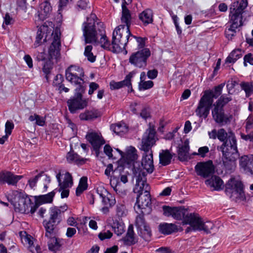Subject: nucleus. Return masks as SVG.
Listing matches in <instances>:
<instances>
[{"instance_id": "35", "label": "nucleus", "mask_w": 253, "mask_h": 253, "mask_svg": "<svg viewBox=\"0 0 253 253\" xmlns=\"http://www.w3.org/2000/svg\"><path fill=\"white\" fill-rule=\"evenodd\" d=\"M66 158L69 163L74 162L77 165H83L86 162V159L83 158L77 153L71 151L67 153Z\"/></svg>"}, {"instance_id": "18", "label": "nucleus", "mask_w": 253, "mask_h": 253, "mask_svg": "<svg viewBox=\"0 0 253 253\" xmlns=\"http://www.w3.org/2000/svg\"><path fill=\"white\" fill-rule=\"evenodd\" d=\"M212 103L203 97H201L195 110L196 115L200 118L206 119L210 114Z\"/></svg>"}, {"instance_id": "15", "label": "nucleus", "mask_w": 253, "mask_h": 253, "mask_svg": "<svg viewBox=\"0 0 253 253\" xmlns=\"http://www.w3.org/2000/svg\"><path fill=\"white\" fill-rule=\"evenodd\" d=\"M202 218L199 214L196 213H187L184 217V223L189 224L190 226L187 227L185 230L186 233L192 231L200 230V226L202 222Z\"/></svg>"}, {"instance_id": "63", "label": "nucleus", "mask_w": 253, "mask_h": 253, "mask_svg": "<svg viewBox=\"0 0 253 253\" xmlns=\"http://www.w3.org/2000/svg\"><path fill=\"white\" fill-rule=\"evenodd\" d=\"M121 241L126 246H131L138 242L137 238H123Z\"/></svg>"}, {"instance_id": "38", "label": "nucleus", "mask_w": 253, "mask_h": 253, "mask_svg": "<svg viewBox=\"0 0 253 253\" xmlns=\"http://www.w3.org/2000/svg\"><path fill=\"white\" fill-rule=\"evenodd\" d=\"M62 244L60 238H50L48 242V249L50 251L56 253L60 250Z\"/></svg>"}, {"instance_id": "44", "label": "nucleus", "mask_w": 253, "mask_h": 253, "mask_svg": "<svg viewBox=\"0 0 253 253\" xmlns=\"http://www.w3.org/2000/svg\"><path fill=\"white\" fill-rule=\"evenodd\" d=\"M140 212L141 213L136 216L135 219V225L137 227L138 234H139V232H140L141 234H142V228L146 225L144 217V212L141 210Z\"/></svg>"}, {"instance_id": "48", "label": "nucleus", "mask_w": 253, "mask_h": 253, "mask_svg": "<svg viewBox=\"0 0 253 253\" xmlns=\"http://www.w3.org/2000/svg\"><path fill=\"white\" fill-rule=\"evenodd\" d=\"M232 100L231 96L226 94L221 95L218 100L215 102V105H218L219 106L224 108L230 101Z\"/></svg>"}, {"instance_id": "43", "label": "nucleus", "mask_w": 253, "mask_h": 253, "mask_svg": "<svg viewBox=\"0 0 253 253\" xmlns=\"http://www.w3.org/2000/svg\"><path fill=\"white\" fill-rule=\"evenodd\" d=\"M73 184V178L72 175L69 172H66L65 174L63 181L61 182L58 191L60 192L63 189L68 188L70 185Z\"/></svg>"}, {"instance_id": "62", "label": "nucleus", "mask_w": 253, "mask_h": 253, "mask_svg": "<svg viewBox=\"0 0 253 253\" xmlns=\"http://www.w3.org/2000/svg\"><path fill=\"white\" fill-rule=\"evenodd\" d=\"M163 210L164 211V214L165 216H172V214L174 210V207H170L168 206H164L163 207Z\"/></svg>"}, {"instance_id": "10", "label": "nucleus", "mask_w": 253, "mask_h": 253, "mask_svg": "<svg viewBox=\"0 0 253 253\" xmlns=\"http://www.w3.org/2000/svg\"><path fill=\"white\" fill-rule=\"evenodd\" d=\"M125 25H120L114 30L112 34L111 45L113 53H118L122 51V49H126V47L129 41H127V35L125 38H123V32L124 31Z\"/></svg>"}, {"instance_id": "58", "label": "nucleus", "mask_w": 253, "mask_h": 253, "mask_svg": "<svg viewBox=\"0 0 253 253\" xmlns=\"http://www.w3.org/2000/svg\"><path fill=\"white\" fill-rule=\"evenodd\" d=\"M138 235L141 237H143V236L151 237L152 234L151 228L147 224L145 225L142 228V234H141L140 232H139V234Z\"/></svg>"}, {"instance_id": "24", "label": "nucleus", "mask_w": 253, "mask_h": 253, "mask_svg": "<svg viewBox=\"0 0 253 253\" xmlns=\"http://www.w3.org/2000/svg\"><path fill=\"white\" fill-rule=\"evenodd\" d=\"M136 74L135 71H132L128 73L125 79L120 82L111 81L110 83V87L111 90L119 89L124 86L131 85V80Z\"/></svg>"}, {"instance_id": "21", "label": "nucleus", "mask_w": 253, "mask_h": 253, "mask_svg": "<svg viewBox=\"0 0 253 253\" xmlns=\"http://www.w3.org/2000/svg\"><path fill=\"white\" fill-rule=\"evenodd\" d=\"M239 166L245 173L253 176V156L244 155L239 158Z\"/></svg>"}, {"instance_id": "7", "label": "nucleus", "mask_w": 253, "mask_h": 253, "mask_svg": "<svg viewBox=\"0 0 253 253\" xmlns=\"http://www.w3.org/2000/svg\"><path fill=\"white\" fill-rule=\"evenodd\" d=\"M150 190V187L147 183V181L139 183L136 182L135 188L134 190V192L138 194L136 204L141 211L146 207L150 208L151 206Z\"/></svg>"}, {"instance_id": "6", "label": "nucleus", "mask_w": 253, "mask_h": 253, "mask_svg": "<svg viewBox=\"0 0 253 253\" xmlns=\"http://www.w3.org/2000/svg\"><path fill=\"white\" fill-rule=\"evenodd\" d=\"M225 193L236 202L246 200L243 183L235 177L230 178L225 184Z\"/></svg>"}, {"instance_id": "40", "label": "nucleus", "mask_w": 253, "mask_h": 253, "mask_svg": "<svg viewBox=\"0 0 253 253\" xmlns=\"http://www.w3.org/2000/svg\"><path fill=\"white\" fill-rule=\"evenodd\" d=\"M87 178L86 176H83L80 179L78 187L76 190V195L80 196L85 190L87 189Z\"/></svg>"}, {"instance_id": "12", "label": "nucleus", "mask_w": 253, "mask_h": 253, "mask_svg": "<svg viewBox=\"0 0 253 253\" xmlns=\"http://www.w3.org/2000/svg\"><path fill=\"white\" fill-rule=\"evenodd\" d=\"M217 150L221 151L222 156L227 155V157H232V153H236L237 158L239 157V153L237 146V140L233 133L230 132L229 134L228 139L226 140L220 146L217 147Z\"/></svg>"}, {"instance_id": "39", "label": "nucleus", "mask_w": 253, "mask_h": 253, "mask_svg": "<svg viewBox=\"0 0 253 253\" xmlns=\"http://www.w3.org/2000/svg\"><path fill=\"white\" fill-rule=\"evenodd\" d=\"M110 129L117 134L121 135L122 133L127 131V127L125 123L119 122L116 124H112Z\"/></svg>"}, {"instance_id": "60", "label": "nucleus", "mask_w": 253, "mask_h": 253, "mask_svg": "<svg viewBox=\"0 0 253 253\" xmlns=\"http://www.w3.org/2000/svg\"><path fill=\"white\" fill-rule=\"evenodd\" d=\"M14 127V125L11 121H7L5 124V133L10 135Z\"/></svg>"}, {"instance_id": "55", "label": "nucleus", "mask_w": 253, "mask_h": 253, "mask_svg": "<svg viewBox=\"0 0 253 253\" xmlns=\"http://www.w3.org/2000/svg\"><path fill=\"white\" fill-rule=\"evenodd\" d=\"M228 136L227 133L224 128L219 129L217 131V138L223 143L228 139Z\"/></svg>"}, {"instance_id": "61", "label": "nucleus", "mask_w": 253, "mask_h": 253, "mask_svg": "<svg viewBox=\"0 0 253 253\" xmlns=\"http://www.w3.org/2000/svg\"><path fill=\"white\" fill-rule=\"evenodd\" d=\"M247 63H249L250 65H253V54L252 53H249L246 54L244 57V66H247Z\"/></svg>"}, {"instance_id": "14", "label": "nucleus", "mask_w": 253, "mask_h": 253, "mask_svg": "<svg viewBox=\"0 0 253 253\" xmlns=\"http://www.w3.org/2000/svg\"><path fill=\"white\" fill-rule=\"evenodd\" d=\"M197 174L203 178H208L214 173L215 167L211 160L197 163L195 166Z\"/></svg>"}, {"instance_id": "56", "label": "nucleus", "mask_w": 253, "mask_h": 253, "mask_svg": "<svg viewBox=\"0 0 253 253\" xmlns=\"http://www.w3.org/2000/svg\"><path fill=\"white\" fill-rule=\"evenodd\" d=\"M139 116L145 120H146L147 119L151 118V115L150 108L148 107H143L141 109Z\"/></svg>"}, {"instance_id": "11", "label": "nucleus", "mask_w": 253, "mask_h": 253, "mask_svg": "<svg viewBox=\"0 0 253 253\" xmlns=\"http://www.w3.org/2000/svg\"><path fill=\"white\" fill-rule=\"evenodd\" d=\"M151 54L149 48L138 50L130 55L128 59L129 63L137 68L144 69L147 65V61Z\"/></svg>"}, {"instance_id": "23", "label": "nucleus", "mask_w": 253, "mask_h": 253, "mask_svg": "<svg viewBox=\"0 0 253 253\" xmlns=\"http://www.w3.org/2000/svg\"><path fill=\"white\" fill-rule=\"evenodd\" d=\"M224 85L225 83H221L214 86L212 89L205 90L202 97L205 98L208 102L210 101L213 104V99L217 98L221 94Z\"/></svg>"}, {"instance_id": "49", "label": "nucleus", "mask_w": 253, "mask_h": 253, "mask_svg": "<svg viewBox=\"0 0 253 253\" xmlns=\"http://www.w3.org/2000/svg\"><path fill=\"white\" fill-rule=\"evenodd\" d=\"M92 45H88L86 46L84 51V55L89 62L93 63L96 60V56L92 52Z\"/></svg>"}, {"instance_id": "36", "label": "nucleus", "mask_w": 253, "mask_h": 253, "mask_svg": "<svg viewBox=\"0 0 253 253\" xmlns=\"http://www.w3.org/2000/svg\"><path fill=\"white\" fill-rule=\"evenodd\" d=\"M172 158V155L168 150H162L159 155L160 163L163 166L169 165Z\"/></svg>"}, {"instance_id": "54", "label": "nucleus", "mask_w": 253, "mask_h": 253, "mask_svg": "<svg viewBox=\"0 0 253 253\" xmlns=\"http://www.w3.org/2000/svg\"><path fill=\"white\" fill-rule=\"evenodd\" d=\"M45 34V33L44 31H42L41 28L38 30L36 41L34 43V45L36 47L39 46L42 43V40L43 39Z\"/></svg>"}, {"instance_id": "37", "label": "nucleus", "mask_w": 253, "mask_h": 253, "mask_svg": "<svg viewBox=\"0 0 253 253\" xmlns=\"http://www.w3.org/2000/svg\"><path fill=\"white\" fill-rule=\"evenodd\" d=\"M187 212V210L183 207H174V213L172 214V217L177 220L183 219V222H184V217L188 213Z\"/></svg>"}, {"instance_id": "16", "label": "nucleus", "mask_w": 253, "mask_h": 253, "mask_svg": "<svg viewBox=\"0 0 253 253\" xmlns=\"http://www.w3.org/2000/svg\"><path fill=\"white\" fill-rule=\"evenodd\" d=\"M211 114L214 121L220 126L226 125L230 122L231 115L225 114L224 108L218 105L213 104Z\"/></svg>"}, {"instance_id": "13", "label": "nucleus", "mask_w": 253, "mask_h": 253, "mask_svg": "<svg viewBox=\"0 0 253 253\" xmlns=\"http://www.w3.org/2000/svg\"><path fill=\"white\" fill-rule=\"evenodd\" d=\"M97 193L102 199L101 203L103 207L100 209V211L104 214L109 212V209L116 203V200L112 194L106 189L102 187L98 188L96 189Z\"/></svg>"}, {"instance_id": "1", "label": "nucleus", "mask_w": 253, "mask_h": 253, "mask_svg": "<svg viewBox=\"0 0 253 253\" xmlns=\"http://www.w3.org/2000/svg\"><path fill=\"white\" fill-rule=\"evenodd\" d=\"M56 190H57V189L46 194L34 196V203L28 195L21 190H15L12 193L14 197L13 200L11 201V203L16 212L25 214L30 213L33 214L40 206L52 203Z\"/></svg>"}, {"instance_id": "4", "label": "nucleus", "mask_w": 253, "mask_h": 253, "mask_svg": "<svg viewBox=\"0 0 253 253\" xmlns=\"http://www.w3.org/2000/svg\"><path fill=\"white\" fill-rule=\"evenodd\" d=\"M154 170L152 151L149 153L144 152L141 164L137 162L133 164V171L136 178V182L139 183L146 181L147 173L151 174Z\"/></svg>"}, {"instance_id": "31", "label": "nucleus", "mask_w": 253, "mask_h": 253, "mask_svg": "<svg viewBox=\"0 0 253 253\" xmlns=\"http://www.w3.org/2000/svg\"><path fill=\"white\" fill-rule=\"evenodd\" d=\"M178 226L174 224L163 223L159 226L160 232L164 235H168L178 231Z\"/></svg>"}, {"instance_id": "41", "label": "nucleus", "mask_w": 253, "mask_h": 253, "mask_svg": "<svg viewBox=\"0 0 253 253\" xmlns=\"http://www.w3.org/2000/svg\"><path fill=\"white\" fill-rule=\"evenodd\" d=\"M132 39L136 40V41L137 43V47L138 50H141L146 48L145 46L146 45V41L147 40V38L137 37L133 35L131 33L130 35H128V33H127V41H130L132 40Z\"/></svg>"}, {"instance_id": "9", "label": "nucleus", "mask_w": 253, "mask_h": 253, "mask_svg": "<svg viewBox=\"0 0 253 253\" xmlns=\"http://www.w3.org/2000/svg\"><path fill=\"white\" fill-rule=\"evenodd\" d=\"M84 69L79 66L72 65L65 70L66 80L77 87L86 86L84 85Z\"/></svg>"}, {"instance_id": "64", "label": "nucleus", "mask_w": 253, "mask_h": 253, "mask_svg": "<svg viewBox=\"0 0 253 253\" xmlns=\"http://www.w3.org/2000/svg\"><path fill=\"white\" fill-rule=\"evenodd\" d=\"M99 87V85L98 84L95 82H91L89 85V90L88 93L89 95H92L94 91L98 89Z\"/></svg>"}, {"instance_id": "57", "label": "nucleus", "mask_w": 253, "mask_h": 253, "mask_svg": "<svg viewBox=\"0 0 253 253\" xmlns=\"http://www.w3.org/2000/svg\"><path fill=\"white\" fill-rule=\"evenodd\" d=\"M64 81V77L61 74H57L53 80V85L54 86L57 87L58 88L59 86L63 84V82Z\"/></svg>"}, {"instance_id": "45", "label": "nucleus", "mask_w": 253, "mask_h": 253, "mask_svg": "<svg viewBox=\"0 0 253 253\" xmlns=\"http://www.w3.org/2000/svg\"><path fill=\"white\" fill-rule=\"evenodd\" d=\"M128 210L124 204L118 203L116 206V215L118 218L126 217Z\"/></svg>"}, {"instance_id": "29", "label": "nucleus", "mask_w": 253, "mask_h": 253, "mask_svg": "<svg viewBox=\"0 0 253 253\" xmlns=\"http://www.w3.org/2000/svg\"><path fill=\"white\" fill-rule=\"evenodd\" d=\"M40 8L42 11H43V13L42 12L39 13L38 14V18L40 20L43 21L49 16L52 8L49 0H45L41 3Z\"/></svg>"}, {"instance_id": "34", "label": "nucleus", "mask_w": 253, "mask_h": 253, "mask_svg": "<svg viewBox=\"0 0 253 253\" xmlns=\"http://www.w3.org/2000/svg\"><path fill=\"white\" fill-rule=\"evenodd\" d=\"M217 230V227L215 226L212 222L207 221L204 222L202 221L200 231H203L206 234L213 235Z\"/></svg>"}, {"instance_id": "2", "label": "nucleus", "mask_w": 253, "mask_h": 253, "mask_svg": "<svg viewBox=\"0 0 253 253\" xmlns=\"http://www.w3.org/2000/svg\"><path fill=\"white\" fill-rule=\"evenodd\" d=\"M98 20L95 13H91L86 18V21L82 25L83 36L85 44L96 43L98 41V36H101L99 43L101 47L111 51L112 45L106 36L105 27L103 22Z\"/></svg>"}, {"instance_id": "22", "label": "nucleus", "mask_w": 253, "mask_h": 253, "mask_svg": "<svg viewBox=\"0 0 253 253\" xmlns=\"http://www.w3.org/2000/svg\"><path fill=\"white\" fill-rule=\"evenodd\" d=\"M129 3L127 0H123L122 4V16L121 20L122 23L125 24L126 27V33H128V35H130V27L131 25V15L129 10L127 8L126 5Z\"/></svg>"}, {"instance_id": "3", "label": "nucleus", "mask_w": 253, "mask_h": 253, "mask_svg": "<svg viewBox=\"0 0 253 253\" xmlns=\"http://www.w3.org/2000/svg\"><path fill=\"white\" fill-rule=\"evenodd\" d=\"M68 208V205L64 204L63 206H53L49 209V218L48 220L44 219L42 223L45 229V237H56L60 235L56 226L62 220V216Z\"/></svg>"}, {"instance_id": "32", "label": "nucleus", "mask_w": 253, "mask_h": 253, "mask_svg": "<svg viewBox=\"0 0 253 253\" xmlns=\"http://www.w3.org/2000/svg\"><path fill=\"white\" fill-rule=\"evenodd\" d=\"M100 113L98 110L92 109L85 110L79 115V118L82 121H91L100 117Z\"/></svg>"}, {"instance_id": "27", "label": "nucleus", "mask_w": 253, "mask_h": 253, "mask_svg": "<svg viewBox=\"0 0 253 253\" xmlns=\"http://www.w3.org/2000/svg\"><path fill=\"white\" fill-rule=\"evenodd\" d=\"M138 18L144 26L152 24L154 21V13L153 10L150 8H147L144 10L139 14Z\"/></svg>"}, {"instance_id": "47", "label": "nucleus", "mask_w": 253, "mask_h": 253, "mask_svg": "<svg viewBox=\"0 0 253 253\" xmlns=\"http://www.w3.org/2000/svg\"><path fill=\"white\" fill-rule=\"evenodd\" d=\"M238 28V27H236L235 26L232 27L230 24L229 26H226L224 32L225 37L229 40H232L233 38L235 37L236 34V29Z\"/></svg>"}, {"instance_id": "20", "label": "nucleus", "mask_w": 253, "mask_h": 253, "mask_svg": "<svg viewBox=\"0 0 253 253\" xmlns=\"http://www.w3.org/2000/svg\"><path fill=\"white\" fill-rule=\"evenodd\" d=\"M85 138L91 144L98 156L100 147L105 143L104 140L101 139L99 134L95 132H88L85 136Z\"/></svg>"}, {"instance_id": "33", "label": "nucleus", "mask_w": 253, "mask_h": 253, "mask_svg": "<svg viewBox=\"0 0 253 253\" xmlns=\"http://www.w3.org/2000/svg\"><path fill=\"white\" fill-rule=\"evenodd\" d=\"M189 149V144L186 141H185L184 144L181 146L179 147L177 154L178 158L179 161L183 162L187 160L188 159Z\"/></svg>"}, {"instance_id": "26", "label": "nucleus", "mask_w": 253, "mask_h": 253, "mask_svg": "<svg viewBox=\"0 0 253 253\" xmlns=\"http://www.w3.org/2000/svg\"><path fill=\"white\" fill-rule=\"evenodd\" d=\"M232 157H227L226 154L222 157L223 166L225 169L228 172H232L236 167V162L237 160V154L236 153L232 154Z\"/></svg>"}, {"instance_id": "5", "label": "nucleus", "mask_w": 253, "mask_h": 253, "mask_svg": "<svg viewBox=\"0 0 253 253\" xmlns=\"http://www.w3.org/2000/svg\"><path fill=\"white\" fill-rule=\"evenodd\" d=\"M248 5V0H239L232 2L230 7L228 24L239 28L243 25V14Z\"/></svg>"}, {"instance_id": "30", "label": "nucleus", "mask_w": 253, "mask_h": 253, "mask_svg": "<svg viewBox=\"0 0 253 253\" xmlns=\"http://www.w3.org/2000/svg\"><path fill=\"white\" fill-rule=\"evenodd\" d=\"M205 183L216 191H220L224 187L223 180L220 177L216 175L212 176L211 178L206 180Z\"/></svg>"}, {"instance_id": "52", "label": "nucleus", "mask_w": 253, "mask_h": 253, "mask_svg": "<svg viewBox=\"0 0 253 253\" xmlns=\"http://www.w3.org/2000/svg\"><path fill=\"white\" fill-rule=\"evenodd\" d=\"M53 69V64L50 60H44L42 71L44 74H50Z\"/></svg>"}, {"instance_id": "25", "label": "nucleus", "mask_w": 253, "mask_h": 253, "mask_svg": "<svg viewBox=\"0 0 253 253\" xmlns=\"http://www.w3.org/2000/svg\"><path fill=\"white\" fill-rule=\"evenodd\" d=\"M22 177V175H14L9 171L1 172L0 173V183L14 185Z\"/></svg>"}, {"instance_id": "51", "label": "nucleus", "mask_w": 253, "mask_h": 253, "mask_svg": "<svg viewBox=\"0 0 253 253\" xmlns=\"http://www.w3.org/2000/svg\"><path fill=\"white\" fill-rule=\"evenodd\" d=\"M241 88L244 90L246 95L249 96L252 92H253V82L251 83L242 82L240 84Z\"/></svg>"}, {"instance_id": "19", "label": "nucleus", "mask_w": 253, "mask_h": 253, "mask_svg": "<svg viewBox=\"0 0 253 253\" xmlns=\"http://www.w3.org/2000/svg\"><path fill=\"white\" fill-rule=\"evenodd\" d=\"M60 33L55 32L48 49L49 56L51 59H57L60 57Z\"/></svg>"}, {"instance_id": "50", "label": "nucleus", "mask_w": 253, "mask_h": 253, "mask_svg": "<svg viewBox=\"0 0 253 253\" xmlns=\"http://www.w3.org/2000/svg\"><path fill=\"white\" fill-rule=\"evenodd\" d=\"M29 120L31 122L36 121V125L39 126H43L45 125V118L34 114V115H31L29 117Z\"/></svg>"}, {"instance_id": "59", "label": "nucleus", "mask_w": 253, "mask_h": 253, "mask_svg": "<svg viewBox=\"0 0 253 253\" xmlns=\"http://www.w3.org/2000/svg\"><path fill=\"white\" fill-rule=\"evenodd\" d=\"M43 173L44 172L43 171H41L39 174L36 175L35 177L31 178L28 180V183L29 184L31 188H33L36 185V184L38 181L39 180V178L42 176Z\"/></svg>"}, {"instance_id": "17", "label": "nucleus", "mask_w": 253, "mask_h": 253, "mask_svg": "<svg viewBox=\"0 0 253 253\" xmlns=\"http://www.w3.org/2000/svg\"><path fill=\"white\" fill-rule=\"evenodd\" d=\"M148 131V133L147 132L145 133L142 139L141 150L144 152L149 153L150 151H152V147L155 144V137L156 132L153 128H150Z\"/></svg>"}, {"instance_id": "46", "label": "nucleus", "mask_w": 253, "mask_h": 253, "mask_svg": "<svg viewBox=\"0 0 253 253\" xmlns=\"http://www.w3.org/2000/svg\"><path fill=\"white\" fill-rule=\"evenodd\" d=\"M112 227L115 234L118 236L122 235L125 231L124 224L118 221H114Z\"/></svg>"}, {"instance_id": "53", "label": "nucleus", "mask_w": 253, "mask_h": 253, "mask_svg": "<svg viewBox=\"0 0 253 253\" xmlns=\"http://www.w3.org/2000/svg\"><path fill=\"white\" fill-rule=\"evenodd\" d=\"M154 86V83L152 81L140 82L138 84L139 90H144L151 88Z\"/></svg>"}, {"instance_id": "8", "label": "nucleus", "mask_w": 253, "mask_h": 253, "mask_svg": "<svg viewBox=\"0 0 253 253\" xmlns=\"http://www.w3.org/2000/svg\"><path fill=\"white\" fill-rule=\"evenodd\" d=\"M85 89L86 86L77 87L74 96L67 101L68 109L71 114L76 113L77 111L83 110L87 106V100L83 98Z\"/></svg>"}, {"instance_id": "42", "label": "nucleus", "mask_w": 253, "mask_h": 253, "mask_svg": "<svg viewBox=\"0 0 253 253\" xmlns=\"http://www.w3.org/2000/svg\"><path fill=\"white\" fill-rule=\"evenodd\" d=\"M242 56L241 50L236 49L233 50L228 56L225 60L226 63H234Z\"/></svg>"}, {"instance_id": "28", "label": "nucleus", "mask_w": 253, "mask_h": 253, "mask_svg": "<svg viewBox=\"0 0 253 253\" xmlns=\"http://www.w3.org/2000/svg\"><path fill=\"white\" fill-rule=\"evenodd\" d=\"M137 157V150L134 147L130 146L126 148L122 158L127 164H130L133 163Z\"/></svg>"}]
</instances>
